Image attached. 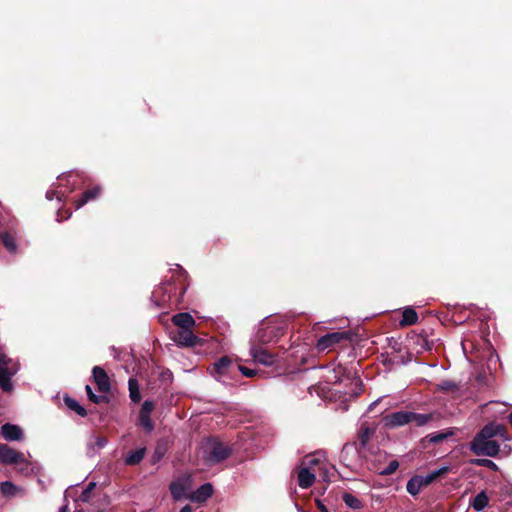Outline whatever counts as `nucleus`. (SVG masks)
<instances>
[{
  "label": "nucleus",
  "mask_w": 512,
  "mask_h": 512,
  "mask_svg": "<svg viewBox=\"0 0 512 512\" xmlns=\"http://www.w3.org/2000/svg\"><path fill=\"white\" fill-rule=\"evenodd\" d=\"M504 427L502 425L490 423L484 426L470 442L471 452L478 456L495 457L500 451V445L493 438L497 435H503Z\"/></svg>",
  "instance_id": "obj_1"
},
{
  "label": "nucleus",
  "mask_w": 512,
  "mask_h": 512,
  "mask_svg": "<svg viewBox=\"0 0 512 512\" xmlns=\"http://www.w3.org/2000/svg\"><path fill=\"white\" fill-rule=\"evenodd\" d=\"M323 470V474L320 476L323 477V480L328 479V471L327 468L321 464L320 460L316 457H309L304 463L303 466L298 471V485L303 488H309L315 481L317 469Z\"/></svg>",
  "instance_id": "obj_2"
},
{
  "label": "nucleus",
  "mask_w": 512,
  "mask_h": 512,
  "mask_svg": "<svg viewBox=\"0 0 512 512\" xmlns=\"http://www.w3.org/2000/svg\"><path fill=\"white\" fill-rule=\"evenodd\" d=\"M0 463L15 465L19 472L26 475L33 472L31 463L25 458L24 454L17 452L6 444H0Z\"/></svg>",
  "instance_id": "obj_3"
},
{
  "label": "nucleus",
  "mask_w": 512,
  "mask_h": 512,
  "mask_svg": "<svg viewBox=\"0 0 512 512\" xmlns=\"http://www.w3.org/2000/svg\"><path fill=\"white\" fill-rule=\"evenodd\" d=\"M19 364L0 349V388L5 392L13 390L12 377L18 372Z\"/></svg>",
  "instance_id": "obj_4"
},
{
  "label": "nucleus",
  "mask_w": 512,
  "mask_h": 512,
  "mask_svg": "<svg viewBox=\"0 0 512 512\" xmlns=\"http://www.w3.org/2000/svg\"><path fill=\"white\" fill-rule=\"evenodd\" d=\"M75 177L76 175L72 172L59 176L58 183H53L46 192V198L48 200L56 198L60 202L63 201L75 189Z\"/></svg>",
  "instance_id": "obj_5"
},
{
  "label": "nucleus",
  "mask_w": 512,
  "mask_h": 512,
  "mask_svg": "<svg viewBox=\"0 0 512 512\" xmlns=\"http://www.w3.org/2000/svg\"><path fill=\"white\" fill-rule=\"evenodd\" d=\"M203 452L206 463L213 465L225 460L231 451L224 443L211 439L205 443Z\"/></svg>",
  "instance_id": "obj_6"
},
{
  "label": "nucleus",
  "mask_w": 512,
  "mask_h": 512,
  "mask_svg": "<svg viewBox=\"0 0 512 512\" xmlns=\"http://www.w3.org/2000/svg\"><path fill=\"white\" fill-rule=\"evenodd\" d=\"M447 472H448V467L443 466L439 469L434 470L433 472H431L427 475H424V476L416 475L408 480L407 485H406L407 492L409 494H411L412 496H416L420 493V491L423 487L428 486L439 476H441Z\"/></svg>",
  "instance_id": "obj_7"
},
{
  "label": "nucleus",
  "mask_w": 512,
  "mask_h": 512,
  "mask_svg": "<svg viewBox=\"0 0 512 512\" xmlns=\"http://www.w3.org/2000/svg\"><path fill=\"white\" fill-rule=\"evenodd\" d=\"M282 334V328L274 324L271 320L263 322L251 342L257 344H268L276 341Z\"/></svg>",
  "instance_id": "obj_8"
},
{
  "label": "nucleus",
  "mask_w": 512,
  "mask_h": 512,
  "mask_svg": "<svg viewBox=\"0 0 512 512\" xmlns=\"http://www.w3.org/2000/svg\"><path fill=\"white\" fill-rule=\"evenodd\" d=\"M350 337L349 332L346 331H337L331 332L323 335L317 341L316 347L318 351L322 352L325 350L333 349L337 344L344 340H348Z\"/></svg>",
  "instance_id": "obj_9"
},
{
  "label": "nucleus",
  "mask_w": 512,
  "mask_h": 512,
  "mask_svg": "<svg viewBox=\"0 0 512 512\" xmlns=\"http://www.w3.org/2000/svg\"><path fill=\"white\" fill-rule=\"evenodd\" d=\"M173 341L182 347H195L200 344V339L189 329H178L173 337Z\"/></svg>",
  "instance_id": "obj_10"
},
{
  "label": "nucleus",
  "mask_w": 512,
  "mask_h": 512,
  "mask_svg": "<svg viewBox=\"0 0 512 512\" xmlns=\"http://www.w3.org/2000/svg\"><path fill=\"white\" fill-rule=\"evenodd\" d=\"M250 355L256 362L265 366H271L275 363V356L257 343L251 342Z\"/></svg>",
  "instance_id": "obj_11"
},
{
  "label": "nucleus",
  "mask_w": 512,
  "mask_h": 512,
  "mask_svg": "<svg viewBox=\"0 0 512 512\" xmlns=\"http://www.w3.org/2000/svg\"><path fill=\"white\" fill-rule=\"evenodd\" d=\"M409 411H397L384 416V425L388 428H396L409 423Z\"/></svg>",
  "instance_id": "obj_12"
},
{
  "label": "nucleus",
  "mask_w": 512,
  "mask_h": 512,
  "mask_svg": "<svg viewBox=\"0 0 512 512\" xmlns=\"http://www.w3.org/2000/svg\"><path fill=\"white\" fill-rule=\"evenodd\" d=\"M189 488L190 480L188 477L177 479L170 484V492L175 500L187 497L188 495H186V492Z\"/></svg>",
  "instance_id": "obj_13"
},
{
  "label": "nucleus",
  "mask_w": 512,
  "mask_h": 512,
  "mask_svg": "<svg viewBox=\"0 0 512 512\" xmlns=\"http://www.w3.org/2000/svg\"><path fill=\"white\" fill-rule=\"evenodd\" d=\"M92 376L99 391L106 393L110 390V380L104 369L99 366H95L92 370Z\"/></svg>",
  "instance_id": "obj_14"
},
{
  "label": "nucleus",
  "mask_w": 512,
  "mask_h": 512,
  "mask_svg": "<svg viewBox=\"0 0 512 512\" xmlns=\"http://www.w3.org/2000/svg\"><path fill=\"white\" fill-rule=\"evenodd\" d=\"M213 493V487L210 483L201 485L196 491L192 492L187 498L192 502L203 503L206 502Z\"/></svg>",
  "instance_id": "obj_15"
},
{
  "label": "nucleus",
  "mask_w": 512,
  "mask_h": 512,
  "mask_svg": "<svg viewBox=\"0 0 512 512\" xmlns=\"http://www.w3.org/2000/svg\"><path fill=\"white\" fill-rule=\"evenodd\" d=\"M1 434L7 441H20L23 438L22 429L19 426L10 423L2 425Z\"/></svg>",
  "instance_id": "obj_16"
},
{
  "label": "nucleus",
  "mask_w": 512,
  "mask_h": 512,
  "mask_svg": "<svg viewBox=\"0 0 512 512\" xmlns=\"http://www.w3.org/2000/svg\"><path fill=\"white\" fill-rule=\"evenodd\" d=\"M172 322L178 327V329H189L196 323L194 318L187 312L175 314L172 317Z\"/></svg>",
  "instance_id": "obj_17"
},
{
  "label": "nucleus",
  "mask_w": 512,
  "mask_h": 512,
  "mask_svg": "<svg viewBox=\"0 0 512 512\" xmlns=\"http://www.w3.org/2000/svg\"><path fill=\"white\" fill-rule=\"evenodd\" d=\"M232 361L229 357L224 356L217 360L212 367L211 373L216 377L220 378L221 376L225 375L228 371V369L231 367Z\"/></svg>",
  "instance_id": "obj_18"
},
{
  "label": "nucleus",
  "mask_w": 512,
  "mask_h": 512,
  "mask_svg": "<svg viewBox=\"0 0 512 512\" xmlns=\"http://www.w3.org/2000/svg\"><path fill=\"white\" fill-rule=\"evenodd\" d=\"M101 193L100 187H94L91 190L85 191L82 196L75 202L76 209H80L90 200L96 199Z\"/></svg>",
  "instance_id": "obj_19"
},
{
  "label": "nucleus",
  "mask_w": 512,
  "mask_h": 512,
  "mask_svg": "<svg viewBox=\"0 0 512 512\" xmlns=\"http://www.w3.org/2000/svg\"><path fill=\"white\" fill-rule=\"evenodd\" d=\"M489 504V498L485 491L479 492L470 502L471 507L475 511L484 510Z\"/></svg>",
  "instance_id": "obj_20"
},
{
  "label": "nucleus",
  "mask_w": 512,
  "mask_h": 512,
  "mask_svg": "<svg viewBox=\"0 0 512 512\" xmlns=\"http://www.w3.org/2000/svg\"><path fill=\"white\" fill-rule=\"evenodd\" d=\"M418 320V315L416 313V311L412 308H406L403 312H402V319L400 321V324L402 326H410V325H413L417 322Z\"/></svg>",
  "instance_id": "obj_21"
},
{
  "label": "nucleus",
  "mask_w": 512,
  "mask_h": 512,
  "mask_svg": "<svg viewBox=\"0 0 512 512\" xmlns=\"http://www.w3.org/2000/svg\"><path fill=\"white\" fill-rule=\"evenodd\" d=\"M431 419V414H419L414 412H410L409 414V423H415L418 427L426 425Z\"/></svg>",
  "instance_id": "obj_22"
},
{
  "label": "nucleus",
  "mask_w": 512,
  "mask_h": 512,
  "mask_svg": "<svg viewBox=\"0 0 512 512\" xmlns=\"http://www.w3.org/2000/svg\"><path fill=\"white\" fill-rule=\"evenodd\" d=\"M145 456V448H139L135 451L130 452L126 458L125 463L127 465H136L142 461Z\"/></svg>",
  "instance_id": "obj_23"
},
{
  "label": "nucleus",
  "mask_w": 512,
  "mask_h": 512,
  "mask_svg": "<svg viewBox=\"0 0 512 512\" xmlns=\"http://www.w3.org/2000/svg\"><path fill=\"white\" fill-rule=\"evenodd\" d=\"M129 396L134 403H138L141 400L140 389L138 381L134 378H130L128 382Z\"/></svg>",
  "instance_id": "obj_24"
},
{
  "label": "nucleus",
  "mask_w": 512,
  "mask_h": 512,
  "mask_svg": "<svg viewBox=\"0 0 512 512\" xmlns=\"http://www.w3.org/2000/svg\"><path fill=\"white\" fill-rule=\"evenodd\" d=\"M65 405L72 411H75L78 415L84 417L87 412L84 407H82L77 400L71 397L64 398Z\"/></svg>",
  "instance_id": "obj_25"
},
{
  "label": "nucleus",
  "mask_w": 512,
  "mask_h": 512,
  "mask_svg": "<svg viewBox=\"0 0 512 512\" xmlns=\"http://www.w3.org/2000/svg\"><path fill=\"white\" fill-rule=\"evenodd\" d=\"M107 443H108V441L105 437L99 436V435H93V436H91L87 445H88L89 449L100 450V449L104 448L107 445Z\"/></svg>",
  "instance_id": "obj_26"
},
{
  "label": "nucleus",
  "mask_w": 512,
  "mask_h": 512,
  "mask_svg": "<svg viewBox=\"0 0 512 512\" xmlns=\"http://www.w3.org/2000/svg\"><path fill=\"white\" fill-rule=\"evenodd\" d=\"M470 463L472 465L486 467V468H488L490 470H493V471H497L498 470L497 464L494 461H492L490 459H487V458L471 459Z\"/></svg>",
  "instance_id": "obj_27"
},
{
  "label": "nucleus",
  "mask_w": 512,
  "mask_h": 512,
  "mask_svg": "<svg viewBox=\"0 0 512 512\" xmlns=\"http://www.w3.org/2000/svg\"><path fill=\"white\" fill-rule=\"evenodd\" d=\"M0 239L3 243V245L5 246V248L11 252V253H14L16 251V248H17V245H16V242L14 240V238L8 234V233H2L0 235Z\"/></svg>",
  "instance_id": "obj_28"
},
{
  "label": "nucleus",
  "mask_w": 512,
  "mask_h": 512,
  "mask_svg": "<svg viewBox=\"0 0 512 512\" xmlns=\"http://www.w3.org/2000/svg\"><path fill=\"white\" fill-rule=\"evenodd\" d=\"M18 487L10 481H4L1 483V492L6 497H13L18 492Z\"/></svg>",
  "instance_id": "obj_29"
},
{
  "label": "nucleus",
  "mask_w": 512,
  "mask_h": 512,
  "mask_svg": "<svg viewBox=\"0 0 512 512\" xmlns=\"http://www.w3.org/2000/svg\"><path fill=\"white\" fill-rule=\"evenodd\" d=\"M342 499L344 503L352 509H360L362 507L361 501L350 493H344Z\"/></svg>",
  "instance_id": "obj_30"
},
{
  "label": "nucleus",
  "mask_w": 512,
  "mask_h": 512,
  "mask_svg": "<svg viewBox=\"0 0 512 512\" xmlns=\"http://www.w3.org/2000/svg\"><path fill=\"white\" fill-rule=\"evenodd\" d=\"M139 423L146 430V432H151L154 428L150 415L139 414Z\"/></svg>",
  "instance_id": "obj_31"
},
{
  "label": "nucleus",
  "mask_w": 512,
  "mask_h": 512,
  "mask_svg": "<svg viewBox=\"0 0 512 512\" xmlns=\"http://www.w3.org/2000/svg\"><path fill=\"white\" fill-rule=\"evenodd\" d=\"M96 484L94 482H90L87 487L82 491L81 495L77 499L80 502H88L90 500V493L95 488Z\"/></svg>",
  "instance_id": "obj_32"
},
{
  "label": "nucleus",
  "mask_w": 512,
  "mask_h": 512,
  "mask_svg": "<svg viewBox=\"0 0 512 512\" xmlns=\"http://www.w3.org/2000/svg\"><path fill=\"white\" fill-rule=\"evenodd\" d=\"M85 390L89 400H91L93 403L98 404L106 399L105 396L96 395L89 385H86Z\"/></svg>",
  "instance_id": "obj_33"
},
{
  "label": "nucleus",
  "mask_w": 512,
  "mask_h": 512,
  "mask_svg": "<svg viewBox=\"0 0 512 512\" xmlns=\"http://www.w3.org/2000/svg\"><path fill=\"white\" fill-rule=\"evenodd\" d=\"M399 467V463L396 460L391 461L387 467H385L380 474L381 475H391L393 474Z\"/></svg>",
  "instance_id": "obj_34"
},
{
  "label": "nucleus",
  "mask_w": 512,
  "mask_h": 512,
  "mask_svg": "<svg viewBox=\"0 0 512 512\" xmlns=\"http://www.w3.org/2000/svg\"><path fill=\"white\" fill-rule=\"evenodd\" d=\"M452 433H434L429 436V441L432 443H440Z\"/></svg>",
  "instance_id": "obj_35"
},
{
  "label": "nucleus",
  "mask_w": 512,
  "mask_h": 512,
  "mask_svg": "<svg viewBox=\"0 0 512 512\" xmlns=\"http://www.w3.org/2000/svg\"><path fill=\"white\" fill-rule=\"evenodd\" d=\"M154 406H153V403L150 402V401H145L143 404H142V407H141V410H140V414H147V415H151V412L153 410Z\"/></svg>",
  "instance_id": "obj_36"
},
{
  "label": "nucleus",
  "mask_w": 512,
  "mask_h": 512,
  "mask_svg": "<svg viewBox=\"0 0 512 512\" xmlns=\"http://www.w3.org/2000/svg\"><path fill=\"white\" fill-rule=\"evenodd\" d=\"M238 369L245 377H254L257 373L255 370L241 365L238 366Z\"/></svg>",
  "instance_id": "obj_37"
},
{
  "label": "nucleus",
  "mask_w": 512,
  "mask_h": 512,
  "mask_svg": "<svg viewBox=\"0 0 512 512\" xmlns=\"http://www.w3.org/2000/svg\"><path fill=\"white\" fill-rule=\"evenodd\" d=\"M439 387L444 391L453 390L456 388V384L452 381H442L439 384Z\"/></svg>",
  "instance_id": "obj_38"
},
{
  "label": "nucleus",
  "mask_w": 512,
  "mask_h": 512,
  "mask_svg": "<svg viewBox=\"0 0 512 512\" xmlns=\"http://www.w3.org/2000/svg\"><path fill=\"white\" fill-rule=\"evenodd\" d=\"M373 432L374 431L372 429H370V428L363 429L362 435H361V442H362V444H365L367 442V440L373 434Z\"/></svg>",
  "instance_id": "obj_39"
},
{
  "label": "nucleus",
  "mask_w": 512,
  "mask_h": 512,
  "mask_svg": "<svg viewBox=\"0 0 512 512\" xmlns=\"http://www.w3.org/2000/svg\"><path fill=\"white\" fill-rule=\"evenodd\" d=\"M70 216H71V213H68L66 216H62V211L58 210V212H57V221H61L62 218L68 219V218H70Z\"/></svg>",
  "instance_id": "obj_40"
},
{
  "label": "nucleus",
  "mask_w": 512,
  "mask_h": 512,
  "mask_svg": "<svg viewBox=\"0 0 512 512\" xmlns=\"http://www.w3.org/2000/svg\"><path fill=\"white\" fill-rule=\"evenodd\" d=\"M317 507L320 510V512H329L326 506L320 501H317Z\"/></svg>",
  "instance_id": "obj_41"
},
{
  "label": "nucleus",
  "mask_w": 512,
  "mask_h": 512,
  "mask_svg": "<svg viewBox=\"0 0 512 512\" xmlns=\"http://www.w3.org/2000/svg\"><path fill=\"white\" fill-rule=\"evenodd\" d=\"M180 512H193V511H192V508H191V506H190V505H186V506H184V507L180 510Z\"/></svg>",
  "instance_id": "obj_42"
},
{
  "label": "nucleus",
  "mask_w": 512,
  "mask_h": 512,
  "mask_svg": "<svg viewBox=\"0 0 512 512\" xmlns=\"http://www.w3.org/2000/svg\"><path fill=\"white\" fill-rule=\"evenodd\" d=\"M58 512H68V506L67 505H63L62 507L59 508Z\"/></svg>",
  "instance_id": "obj_43"
},
{
  "label": "nucleus",
  "mask_w": 512,
  "mask_h": 512,
  "mask_svg": "<svg viewBox=\"0 0 512 512\" xmlns=\"http://www.w3.org/2000/svg\"><path fill=\"white\" fill-rule=\"evenodd\" d=\"M379 401H380V399H377L376 401H374L373 403H371V404H370V406H369V410H372V409H373V407H374L375 405H377V403H378Z\"/></svg>",
  "instance_id": "obj_44"
}]
</instances>
